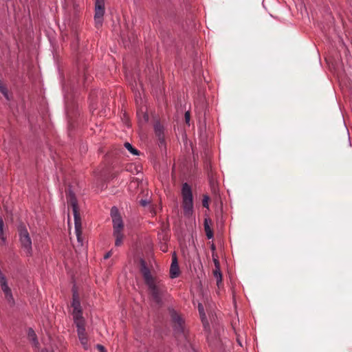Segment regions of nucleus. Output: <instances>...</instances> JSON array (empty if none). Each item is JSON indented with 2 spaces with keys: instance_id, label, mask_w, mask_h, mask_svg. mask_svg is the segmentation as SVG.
Returning <instances> with one entry per match:
<instances>
[{
  "instance_id": "nucleus-1",
  "label": "nucleus",
  "mask_w": 352,
  "mask_h": 352,
  "mask_svg": "<svg viewBox=\"0 0 352 352\" xmlns=\"http://www.w3.org/2000/svg\"><path fill=\"white\" fill-rule=\"evenodd\" d=\"M148 287V294L152 300L159 307L163 305V298L167 292L164 282L159 278L145 284Z\"/></svg>"
},
{
  "instance_id": "nucleus-2",
  "label": "nucleus",
  "mask_w": 352,
  "mask_h": 352,
  "mask_svg": "<svg viewBox=\"0 0 352 352\" xmlns=\"http://www.w3.org/2000/svg\"><path fill=\"white\" fill-rule=\"evenodd\" d=\"M113 223V235L115 237V245L119 247L122 244L124 235L122 231L124 229V222L120 215L118 208L116 206H113L110 212Z\"/></svg>"
},
{
  "instance_id": "nucleus-3",
  "label": "nucleus",
  "mask_w": 352,
  "mask_h": 352,
  "mask_svg": "<svg viewBox=\"0 0 352 352\" xmlns=\"http://www.w3.org/2000/svg\"><path fill=\"white\" fill-rule=\"evenodd\" d=\"M67 201L72 208L73 214L74 217V226L78 241L80 239L81 234V218L78 211V200L72 186H69L66 191Z\"/></svg>"
},
{
  "instance_id": "nucleus-4",
  "label": "nucleus",
  "mask_w": 352,
  "mask_h": 352,
  "mask_svg": "<svg viewBox=\"0 0 352 352\" xmlns=\"http://www.w3.org/2000/svg\"><path fill=\"white\" fill-rule=\"evenodd\" d=\"M88 64L82 59L81 57H78L76 60V74H73L70 79V84L73 88L76 85L82 84L85 85V83L89 80L87 74Z\"/></svg>"
},
{
  "instance_id": "nucleus-5",
  "label": "nucleus",
  "mask_w": 352,
  "mask_h": 352,
  "mask_svg": "<svg viewBox=\"0 0 352 352\" xmlns=\"http://www.w3.org/2000/svg\"><path fill=\"white\" fill-rule=\"evenodd\" d=\"M170 317L173 322V334L175 338L179 341L186 340L187 336L184 328V320L174 309L170 311Z\"/></svg>"
},
{
  "instance_id": "nucleus-6",
  "label": "nucleus",
  "mask_w": 352,
  "mask_h": 352,
  "mask_svg": "<svg viewBox=\"0 0 352 352\" xmlns=\"http://www.w3.org/2000/svg\"><path fill=\"white\" fill-rule=\"evenodd\" d=\"M182 207L184 214L189 216L193 211V197L192 188L188 183H184L182 188Z\"/></svg>"
},
{
  "instance_id": "nucleus-7",
  "label": "nucleus",
  "mask_w": 352,
  "mask_h": 352,
  "mask_svg": "<svg viewBox=\"0 0 352 352\" xmlns=\"http://www.w3.org/2000/svg\"><path fill=\"white\" fill-rule=\"evenodd\" d=\"M17 230L21 248L25 251L28 256H31L32 254V239L26 226L23 222L18 225Z\"/></svg>"
},
{
  "instance_id": "nucleus-8",
  "label": "nucleus",
  "mask_w": 352,
  "mask_h": 352,
  "mask_svg": "<svg viewBox=\"0 0 352 352\" xmlns=\"http://www.w3.org/2000/svg\"><path fill=\"white\" fill-rule=\"evenodd\" d=\"M72 307H73L72 316L74 324L85 322L82 316V309L78 292L73 289Z\"/></svg>"
},
{
  "instance_id": "nucleus-9",
  "label": "nucleus",
  "mask_w": 352,
  "mask_h": 352,
  "mask_svg": "<svg viewBox=\"0 0 352 352\" xmlns=\"http://www.w3.org/2000/svg\"><path fill=\"white\" fill-rule=\"evenodd\" d=\"M104 12V0H96L94 22L97 28H100L102 25Z\"/></svg>"
},
{
  "instance_id": "nucleus-10",
  "label": "nucleus",
  "mask_w": 352,
  "mask_h": 352,
  "mask_svg": "<svg viewBox=\"0 0 352 352\" xmlns=\"http://www.w3.org/2000/svg\"><path fill=\"white\" fill-rule=\"evenodd\" d=\"M76 324L78 339L85 350L89 349L88 338L85 330V322H78Z\"/></svg>"
},
{
  "instance_id": "nucleus-11",
  "label": "nucleus",
  "mask_w": 352,
  "mask_h": 352,
  "mask_svg": "<svg viewBox=\"0 0 352 352\" xmlns=\"http://www.w3.org/2000/svg\"><path fill=\"white\" fill-rule=\"evenodd\" d=\"M140 272L145 284L157 278L152 276L150 269L147 267L146 263L143 258L140 259Z\"/></svg>"
},
{
  "instance_id": "nucleus-12",
  "label": "nucleus",
  "mask_w": 352,
  "mask_h": 352,
  "mask_svg": "<svg viewBox=\"0 0 352 352\" xmlns=\"http://www.w3.org/2000/svg\"><path fill=\"white\" fill-rule=\"evenodd\" d=\"M180 274L179 267L178 265V261L177 254L173 252L172 254V263L170 267V278H177Z\"/></svg>"
},
{
  "instance_id": "nucleus-13",
  "label": "nucleus",
  "mask_w": 352,
  "mask_h": 352,
  "mask_svg": "<svg viewBox=\"0 0 352 352\" xmlns=\"http://www.w3.org/2000/svg\"><path fill=\"white\" fill-rule=\"evenodd\" d=\"M0 285H1L2 291L3 292V293L5 294V298H6V300L8 301V302L11 305H14V298L12 296L11 289L9 287V286L8 285V282L3 283L2 284H0Z\"/></svg>"
},
{
  "instance_id": "nucleus-14",
  "label": "nucleus",
  "mask_w": 352,
  "mask_h": 352,
  "mask_svg": "<svg viewBox=\"0 0 352 352\" xmlns=\"http://www.w3.org/2000/svg\"><path fill=\"white\" fill-rule=\"evenodd\" d=\"M0 285H1L2 291L3 292V293L5 294V298H6V300L8 301V302L11 305H14V298L12 296L11 289L9 287V286L8 285V282L3 283L2 284H0Z\"/></svg>"
},
{
  "instance_id": "nucleus-15",
  "label": "nucleus",
  "mask_w": 352,
  "mask_h": 352,
  "mask_svg": "<svg viewBox=\"0 0 352 352\" xmlns=\"http://www.w3.org/2000/svg\"><path fill=\"white\" fill-rule=\"evenodd\" d=\"M154 131L155 135L157 136L160 145L164 144L165 143L164 138V127L160 124V122H156L154 124Z\"/></svg>"
},
{
  "instance_id": "nucleus-16",
  "label": "nucleus",
  "mask_w": 352,
  "mask_h": 352,
  "mask_svg": "<svg viewBox=\"0 0 352 352\" xmlns=\"http://www.w3.org/2000/svg\"><path fill=\"white\" fill-rule=\"evenodd\" d=\"M72 35H73V36L74 38V40L72 43L71 46H72V50L74 51H76L78 50V47L80 38H79V36H78V32L77 27H76V25H72Z\"/></svg>"
},
{
  "instance_id": "nucleus-17",
  "label": "nucleus",
  "mask_w": 352,
  "mask_h": 352,
  "mask_svg": "<svg viewBox=\"0 0 352 352\" xmlns=\"http://www.w3.org/2000/svg\"><path fill=\"white\" fill-rule=\"evenodd\" d=\"M212 224V221L210 218H205L204 222V230L206 232V235L208 239H211L214 237V232L210 226Z\"/></svg>"
},
{
  "instance_id": "nucleus-18",
  "label": "nucleus",
  "mask_w": 352,
  "mask_h": 352,
  "mask_svg": "<svg viewBox=\"0 0 352 352\" xmlns=\"http://www.w3.org/2000/svg\"><path fill=\"white\" fill-rule=\"evenodd\" d=\"M197 308H198V311H199V316H200V318L201 320V322H203L204 327L205 328H206V327L209 326V324H208V322L207 320V318H206V314H205V311H204V306H203V305L201 303L199 302L198 304Z\"/></svg>"
},
{
  "instance_id": "nucleus-19",
  "label": "nucleus",
  "mask_w": 352,
  "mask_h": 352,
  "mask_svg": "<svg viewBox=\"0 0 352 352\" xmlns=\"http://www.w3.org/2000/svg\"><path fill=\"white\" fill-rule=\"evenodd\" d=\"M28 338H30V340H31L35 345L38 344L37 336H36V333L34 332V331L32 328H29L28 331Z\"/></svg>"
},
{
  "instance_id": "nucleus-20",
  "label": "nucleus",
  "mask_w": 352,
  "mask_h": 352,
  "mask_svg": "<svg viewBox=\"0 0 352 352\" xmlns=\"http://www.w3.org/2000/svg\"><path fill=\"white\" fill-rule=\"evenodd\" d=\"M124 147L133 155H139L140 151L134 148L129 142H125L124 144Z\"/></svg>"
},
{
  "instance_id": "nucleus-21",
  "label": "nucleus",
  "mask_w": 352,
  "mask_h": 352,
  "mask_svg": "<svg viewBox=\"0 0 352 352\" xmlns=\"http://www.w3.org/2000/svg\"><path fill=\"white\" fill-rule=\"evenodd\" d=\"M213 274H214V276L217 279V284L218 286H219V284L222 281V274H221L220 267L215 268L214 270L213 271Z\"/></svg>"
},
{
  "instance_id": "nucleus-22",
  "label": "nucleus",
  "mask_w": 352,
  "mask_h": 352,
  "mask_svg": "<svg viewBox=\"0 0 352 352\" xmlns=\"http://www.w3.org/2000/svg\"><path fill=\"white\" fill-rule=\"evenodd\" d=\"M3 226H4V223H3V218L1 217H0V239L2 241V242L3 243H5L6 241V238L4 236V234H3Z\"/></svg>"
},
{
  "instance_id": "nucleus-23",
  "label": "nucleus",
  "mask_w": 352,
  "mask_h": 352,
  "mask_svg": "<svg viewBox=\"0 0 352 352\" xmlns=\"http://www.w3.org/2000/svg\"><path fill=\"white\" fill-rule=\"evenodd\" d=\"M210 200V197L208 195H204L203 196V199H202V206L206 208H209V204H208V201Z\"/></svg>"
},
{
  "instance_id": "nucleus-24",
  "label": "nucleus",
  "mask_w": 352,
  "mask_h": 352,
  "mask_svg": "<svg viewBox=\"0 0 352 352\" xmlns=\"http://www.w3.org/2000/svg\"><path fill=\"white\" fill-rule=\"evenodd\" d=\"M184 118H185V122L188 125H190V114L189 111H186L185 115H184Z\"/></svg>"
},
{
  "instance_id": "nucleus-25",
  "label": "nucleus",
  "mask_w": 352,
  "mask_h": 352,
  "mask_svg": "<svg viewBox=\"0 0 352 352\" xmlns=\"http://www.w3.org/2000/svg\"><path fill=\"white\" fill-rule=\"evenodd\" d=\"M150 203L151 201L149 199H141L140 201V204L143 207L148 206V204H150Z\"/></svg>"
},
{
  "instance_id": "nucleus-26",
  "label": "nucleus",
  "mask_w": 352,
  "mask_h": 352,
  "mask_svg": "<svg viewBox=\"0 0 352 352\" xmlns=\"http://www.w3.org/2000/svg\"><path fill=\"white\" fill-rule=\"evenodd\" d=\"M212 259H213V262H214L215 268L220 267V263H219L218 258H215L214 256V255H212Z\"/></svg>"
},
{
  "instance_id": "nucleus-27",
  "label": "nucleus",
  "mask_w": 352,
  "mask_h": 352,
  "mask_svg": "<svg viewBox=\"0 0 352 352\" xmlns=\"http://www.w3.org/2000/svg\"><path fill=\"white\" fill-rule=\"evenodd\" d=\"M96 346L98 349L99 352H107L106 349L102 344H97Z\"/></svg>"
},
{
  "instance_id": "nucleus-28",
  "label": "nucleus",
  "mask_w": 352,
  "mask_h": 352,
  "mask_svg": "<svg viewBox=\"0 0 352 352\" xmlns=\"http://www.w3.org/2000/svg\"><path fill=\"white\" fill-rule=\"evenodd\" d=\"M118 175V172H113V173H109V176H108V179H113L114 178H116Z\"/></svg>"
},
{
  "instance_id": "nucleus-29",
  "label": "nucleus",
  "mask_w": 352,
  "mask_h": 352,
  "mask_svg": "<svg viewBox=\"0 0 352 352\" xmlns=\"http://www.w3.org/2000/svg\"><path fill=\"white\" fill-rule=\"evenodd\" d=\"M7 279L6 277L3 274V273H0V284H2L3 283H6Z\"/></svg>"
},
{
  "instance_id": "nucleus-30",
  "label": "nucleus",
  "mask_w": 352,
  "mask_h": 352,
  "mask_svg": "<svg viewBox=\"0 0 352 352\" xmlns=\"http://www.w3.org/2000/svg\"><path fill=\"white\" fill-rule=\"evenodd\" d=\"M90 108H91V109L92 111H94V110H95V109H97V106H96V104H94V103H92V102H91V103L90 104Z\"/></svg>"
},
{
  "instance_id": "nucleus-31",
  "label": "nucleus",
  "mask_w": 352,
  "mask_h": 352,
  "mask_svg": "<svg viewBox=\"0 0 352 352\" xmlns=\"http://www.w3.org/2000/svg\"><path fill=\"white\" fill-rule=\"evenodd\" d=\"M111 255V252H108L107 253H106L104 256V259H107L108 258H109Z\"/></svg>"
},
{
  "instance_id": "nucleus-32",
  "label": "nucleus",
  "mask_w": 352,
  "mask_h": 352,
  "mask_svg": "<svg viewBox=\"0 0 352 352\" xmlns=\"http://www.w3.org/2000/svg\"><path fill=\"white\" fill-rule=\"evenodd\" d=\"M143 118L145 122H147L148 120V116L146 113H143Z\"/></svg>"
},
{
  "instance_id": "nucleus-33",
  "label": "nucleus",
  "mask_w": 352,
  "mask_h": 352,
  "mask_svg": "<svg viewBox=\"0 0 352 352\" xmlns=\"http://www.w3.org/2000/svg\"><path fill=\"white\" fill-rule=\"evenodd\" d=\"M161 250L163 251V252H166L167 251V248L166 247H162L161 248Z\"/></svg>"
},
{
  "instance_id": "nucleus-34",
  "label": "nucleus",
  "mask_w": 352,
  "mask_h": 352,
  "mask_svg": "<svg viewBox=\"0 0 352 352\" xmlns=\"http://www.w3.org/2000/svg\"><path fill=\"white\" fill-rule=\"evenodd\" d=\"M212 249L214 250V245H212Z\"/></svg>"
}]
</instances>
